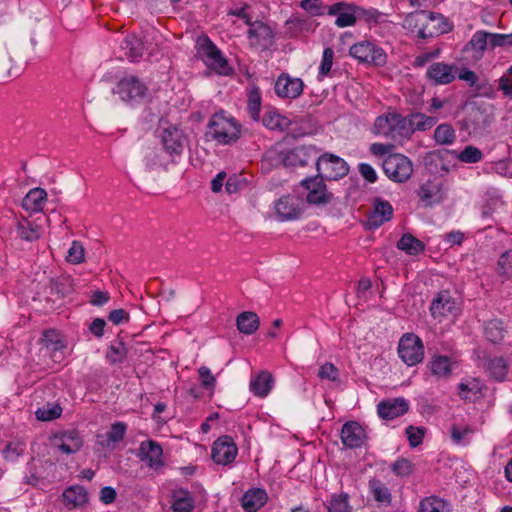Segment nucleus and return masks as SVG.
<instances>
[{
    "label": "nucleus",
    "mask_w": 512,
    "mask_h": 512,
    "mask_svg": "<svg viewBox=\"0 0 512 512\" xmlns=\"http://www.w3.org/2000/svg\"><path fill=\"white\" fill-rule=\"evenodd\" d=\"M127 356V349L122 341L113 342L107 352V358L111 363H121Z\"/></svg>",
    "instance_id": "nucleus-50"
},
{
    "label": "nucleus",
    "mask_w": 512,
    "mask_h": 512,
    "mask_svg": "<svg viewBox=\"0 0 512 512\" xmlns=\"http://www.w3.org/2000/svg\"><path fill=\"white\" fill-rule=\"evenodd\" d=\"M348 499L349 496L346 493L333 495L328 505V512H351Z\"/></svg>",
    "instance_id": "nucleus-49"
},
{
    "label": "nucleus",
    "mask_w": 512,
    "mask_h": 512,
    "mask_svg": "<svg viewBox=\"0 0 512 512\" xmlns=\"http://www.w3.org/2000/svg\"><path fill=\"white\" fill-rule=\"evenodd\" d=\"M369 489L377 502L390 504L391 493L383 482L378 479H371L369 481Z\"/></svg>",
    "instance_id": "nucleus-43"
},
{
    "label": "nucleus",
    "mask_w": 512,
    "mask_h": 512,
    "mask_svg": "<svg viewBox=\"0 0 512 512\" xmlns=\"http://www.w3.org/2000/svg\"><path fill=\"white\" fill-rule=\"evenodd\" d=\"M427 77L436 84L448 83V65L444 63L432 64L427 71Z\"/></svg>",
    "instance_id": "nucleus-45"
},
{
    "label": "nucleus",
    "mask_w": 512,
    "mask_h": 512,
    "mask_svg": "<svg viewBox=\"0 0 512 512\" xmlns=\"http://www.w3.org/2000/svg\"><path fill=\"white\" fill-rule=\"evenodd\" d=\"M482 367L495 381L502 382L508 374V363L503 357L487 358L483 361Z\"/></svg>",
    "instance_id": "nucleus-25"
},
{
    "label": "nucleus",
    "mask_w": 512,
    "mask_h": 512,
    "mask_svg": "<svg viewBox=\"0 0 512 512\" xmlns=\"http://www.w3.org/2000/svg\"><path fill=\"white\" fill-rule=\"evenodd\" d=\"M446 151L431 152L425 160V164L431 173L439 174L448 172V160H445Z\"/></svg>",
    "instance_id": "nucleus-38"
},
{
    "label": "nucleus",
    "mask_w": 512,
    "mask_h": 512,
    "mask_svg": "<svg viewBox=\"0 0 512 512\" xmlns=\"http://www.w3.org/2000/svg\"><path fill=\"white\" fill-rule=\"evenodd\" d=\"M248 39L251 46L268 49L274 43V33L267 24L256 21L248 30Z\"/></svg>",
    "instance_id": "nucleus-14"
},
{
    "label": "nucleus",
    "mask_w": 512,
    "mask_h": 512,
    "mask_svg": "<svg viewBox=\"0 0 512 512\" xmlns=\"http://www.w3.org/2000/svg\"><path fill=\"white\" fill-rule=\"evenodd\" d=\"M40 341L53 362L61 363L64 360L66 344L63 336L57 330H45L42 333Z\"/></svg>",
    "instance_id": "nucleus-12"
},
{
    "label": "nucleus",
    "mask_w": 512,
    "mask_h": 512,
    "mask_svg": "<svg viewBox=\"0 0 512 512\" xmlns=\"http://www.w3.org/2000/svg\"><path fill=\"white\" fill-rule=\"evenodd\" d=\"M301 184L308 191L306 195L308 203L321 205L328 204L332 201L333 194L327 191L324 179L319 175L306 178Z\"/></svg>",
    "instance_id": "nucleus-9"
},
{
    "label": "nucleus",
    "mask_w": 512,
    "mask_h": 512,
    "mask_svg": "<svg viewBox=\"0 0 512 512\" xmlns=\"http://www.w3.org/2000/svg\"><path fill=\"white\" fill-rule=\"evenodd\" d=\"M261 102L259 87H252L248 92L247 111L254 121L260 120Z\"/></svg>",
    "instance_id": "nucleus-41"
},
{
    "label": "nucleus",
    "mask_w": 512,
    "mask_h": 512,
    "mask_svg": "<svg viewBox=\"0 0 512 512\" xmlns=\"http://www.w3.org/2000/svg\"><path fill=\"white\" fill-rule=\"evenodd\" d=\"M489 45L492 49L512 46V32L510 34L491 33Z\"/></svg>",
    "instance_id": "nucleus-64"
},
{
    "label": "nucleus",
    "mask_w": 512,
    "mask_h": 512,
    "mask_svg": "<svg viewBox=\"0 0 512 512\" xmlns=\"http://www.w3.org/2000/svg\"><path fill=\"white\" fill-rule=\"evenodd\" d=\"M397 248L405 251L409 255L416 256L424 251V244L413 235L404 234L397 243Z\"/></svg>",
    "instance_id": "nucleus-39"
},
{
    "label": "nucleus",
    "mask_w": 512,
    "mask_h": 512,
    "mask_svg": "<svg viewBox=\"0 0 512 512\" xmlns=\"http://www.w3.org/2000/svg\"><path fill=\"white\" fill-rule=\"evenodd\" d=\"M263 125L270 130L284 131L290 125V120L277 111H266L262 118Z\"/></svg>",
    "instance_id": "nucleus-35"
},
{
    "label": "nucleus",
    "mask_w": 512,
    "mask_h": 512,
    "mask_svg": "<svg viewBox=\"0 0 512 512\" xmlns=\"http://www.w3.org/2000/svg\"><path fill=\"white\" fill-rule=\"evenodd\" d=\"M349 53L361 63L384 66L387 62L385 51L375 43L367 40L352 45L349 49Z\"/></svg>",
    "instance_id": "nucleus-5"
},
{
    "label": "nucleus",
    "mask_w": 512,
    "mask_h": 512,
    "mask_svg": "<svg viewBox=\"0 0 512 512\" xmlns=\"http://www.w3.org/2000/svg\"><path fill=\"white\" fill-rule=\"evenodd\" d=\"M162 142L171 163H175V157H179L186 147L187 140L183 132L177 127H168L163 131Z\"/></svg>",
    "instance_id": "nucleus-10"
},
{
    "label": "nucleus",
    "mask_w": 512,
    "mask_h": 512,
    "mask_svg": "<svg viewBox=\"0 0 512 512\" xmlns=\"http://www.w3.org/2000/svg\"><path fill=\"white\" fill-rule=\"evenodd\" d=\"M198 374L203 388L208 390H214L216 385V379L211 373V370L206 366H201L198 369Z\"/></svg>",
    "instance_id": "nucleus-63"
},
{
    "label": "nucleus",
    "mask_w": 512,
    "mask_h": 512,
    "mask_svg": "<svg viewBox=\"0 0 512 512\" xmlns=\"http://www.w3.org/2000/svg\"><path fill=\"white\" fill-rule=\"evenodd\" d=\"M450 155H453L458 160L464 163L474 164L482 160L483 154L480 149L474 146H466L462 151H450Z\"/></svg>",
    "instance_id": "nucleus-44"
},
{
    "label": "nucleus",
    "mask_w": 512,
    "mask_h": 512,
    "mask_svg": "<svg viewBox=\"0 0 512 512\" xmlns=\"http://www.w3.org/2000/svg\"><path fill=\"white\" fill-rule=\"evenodd\" d=\"M50 293L58 297H64L73 291V279L70 276H59L50 279Z\"/></svg>",
    "instance_id": "nucleus-36"
},
{
    "label": "nucleus",
    "mask_w": 512,
    "mask_h": 512,
    "mask_svg": "<svg viewBox=\"0 0 512 512\" xmlns=\"http://www.w3.org/2000/svg\"><path fill=\"white\" fill-rule=\"evenodd\" d=\"M475 428L470 424L457 425L451 427L450 437L454 444L458 446H466L470 443Z\"/></svg>",
    "instance_id": "nucleus-33"
},
{
    "label": "nucleus",
    "mask_w": 512,
    "mask_h": 512,
    "mask_svg": "<svg viewBox=\"0 0 512 512\" xmlns=\"http://www.w3.org/2000/svg\"><path fill=\"white\" fill-rule=\"evenodd\" d=\"M431 375L436 379H445L448 376V357L433 356L428 364Z\"/></svg>",
    "instance_id": "nucleus-42"
},
{
    "label": "nucleus",
    "mask_w": 512,
    "mask_h": 512,
    "mask_svg": "<svg viewBox=\"0 0 512 512\" xmlns=\"http://www.w3.org/2000/svg\"><path fill=\"white\" fill-rule=\"evenodd\" d=\"M436 15L432 12L426 11V21L423 22L419 28L417 36L422 39L433 37L438 34V30L434 27H430L431 22H436Z\"/></svg>",
    "instance_id": "nucleus-56"
},
{
    "label": "nucleus",
    "mask_w": 512,
    "mask_h": 512,
    "mask_svg": "<svg viewBox=\"0 0 512 512\" xmlns=\"http://www.w3.org/2000/svg\"><path fill=\"white\" fill-rule=\"evenodd\" d=\"M47 200V193L42 188L30 190L22 200V206L27 211L39 212Z\"/></svg>",
    "instance_id": "nucleus-30"
},
{
    "label": "nucleus",
    "mask_w": 512,
    "mask_h": 512,
    "mask_svg": "<svg viewBox=\"0 0 512 512\" xmlns=\"http://www.w3.org/2000/svg\"><path fill=\"white\" fill-rule=\"evenodd\" d=\"M426 21V11H416L413 13L408 14L403 22L404 28L410 30L412 33H415L416 35L419 32V28L423 24V22Z\"/></svg>",
    "instance_id": "nucleus-47"
},
{
    "label": "nucleus",
    "mask_w": 512,
    "mask_h": 512,
    "mask_svg": "<svg viewBox=\"0 0 512 512\" xmlns=\"http://www.w3.org/2000/svg\"><path fill=\"white\" fill-rule=\"evenodd\" d=\"M66 261L74 265L81 264L85 261V249L81 242L76 240L72 242L66 256Z\"/></svg>",
    "instance_id": "nucleus-53"
},
{
    "label": "nucleus",
    "mask_w": 512,
    "mask_h": 512,
    "mask_svg": "<svg viewBox=\"0 0 512 512\" xmlns=\"http://www.w3.org/2000/svg\"><path fill=\"white\" fill-rule=\"evenodd\" d=\"M127 430V425L123 422H115L111 425L110 430L105 435H98L99 444L103 447H111L112 444L123 440Z\"/></svg>",
    "instance_id": "nucleus-32"
},
{
    "label": "nucleus",
    "mask_w": 512,
    "mask_h": 512,
    "mask_svg": "<svg viewBox=\"0 0 512 512\" xmlns=\"http://www.w3.org/2000/svg\"><path fill=\"white\" fill-rule=\"evenodd\" d=\"M418 512H446V503L435 496L426 497L420 502Z\"/></svg>",
    "instance_id": "nucleus-48"
},
{
    "label": "nucleus",
    "mask_w": 512,
    "mask_h": 512,
    "mask_svg": "<svg viewBox=\"0 0 512 512\" xmlns=\"http://www.w3.org/2000/svg\"><path fill=\"white\" fill-rule=\"evenodd\" d=\"M398 355L408 366H415L424 358V345L414 333H405L399 340Z\"/></svg>",
    "instance_id": "nucleus-3"
},
{
    "label": "nucleus",
    "mask_w": 512,
    "mask_h": 512,
    "mask_svg": "<svg viewBox=\"0 0 512 512\" xmlns=\"http://www.w3.org/2000/svg\"><path fill=\"white\" fill-rule=\"evenodd\" d=\"M124 56L131 62L138 61L143 56V43L135 35H128L120 45Z\"/></svg>",
    "instance_id": "nucleus-27"
},
{
    "label": "nucleus",
    "mask_w": 512,
    "mask_h": 512,
    "mask_svg": "<svg viewBox=\"0 0 512 512\" xmlns=\"http://www.w3.org/2000/svg\"><path fill=\"white\" fill-rule=\"evenodd\" d=\"M206 65L211 67L219 74H227L228 70L230 69L226 58L223 56L220 50L218 51V56H213L206 62Z\"/></svg>",
    "instance_id": "nucleus-58"
},
{
    "label": "nucleus",
    "mask_w": 512,
    "mask_h": 512,
    "mask_svg": "<svg viewBox=\"0 0 512 512\" xmlns=\"http://www.w3.org/2000/svg\"><path fill=\"white\" fill-rule=\"evenodd\" d=\"M145 165L149 171L168 170L169 162L164 160L161 152L151 151L145 156Z\"/></svg>",
    "instance_id": "nucleus-46"
},
{
    "label": "nucleus",
    "mask_w": 512,
    "mask_h": 512,
    "mask_svg": "<svg viewBox=\"0 0 512 512\" xmlns=\"http://www.w3.org/2000/svg\"><path fill=\"white\" fill-rule=\"evenodd\" d=\"M403 117L398 113H387L376 118L374 123V133L392 140H402L411 136V129Z\"/></svg>",
    "instance_id": "nucleus-2"
},
{
    "label": "nucleus",
    "mask_w": 512,
    "mask_h": 512,
    "mask_svg": "<svg viewBox=\"0 0 512 512\" xmlns=\"http://www.w3.org/2000/svg\"><path fill=\"white\" fill-rule=\"evenodd\" d=\"M420 202L428 207L437 204L443 200L441 184L436 181H427L423 183L416 191Z\"/></svg>",
    "instance_id": "nucleus-22"
},
{
    "label": "nucleus",
    "mask_w": 512,
    "mask_h": 512,
    "mask_svg": "<svg viewBox=\"0 0 512 512\" xmlns=\"http://www.w3.org/2000/svg\"><path fill=\"white\" fill-rule=\"evenodd\" d=\"M273 376L268 371H261L256 376L251 378L250 391L257 397H266L273 386Z\"/></svg>",
    "instance_id": "nucleus-26"
},
{
    "label": "nucleus",
    "mask_w": 512,
    "mask_h": 512,
    "mask_svg": "<svg viewBox=\"0 0 512 512\" xmlns=\"http://www.w3.org/2000/svg\"><path fill=\"white\" fill-rule=\"evenodd\" d=\"M497 272L501 276H512V249L500 255L497 264Z\"/></svg>",
    "instance_id": "nucleus-54"
},
{
    "label": "nucleus",
    "mask_w": 512,
    "mask_h": 512,
    "mask_svg": "<svg viewBox=\"0 0 512 512\" xmlns=\"http://www.w3.org/2000/svg\"><path fill=\"white\" fill-rule=\"evenodd\" d=\"M406 121L409 124L408 127L411 129V135L416 130L424 131L432 128L436 124V119L434 117L427 116L423 113H413L406 117Z\"/></svg>",
    "instance_id": "nucleus-37"
},
{
    "label": "nucleus",
    "mask_w": 512,
    "mask_h": 512,
    "mask_svg": "<svg viewBox=\"0 0 512 512\" xmlns=\"http://www.w3.org/2000/svg\"><path fill=\"white\" fill-rule=\"evenodd\" d=\"M391 469L398 476H409L413 472V464L409 460L401 458L392 464Z\"/></svg>",
    "instance_id": "nucleus-61"
},
{
    "label": "nucleus",
    "mask_w": 512,
    "mask_h": 512,
    "mask_svg": "<svg viewBox=\"0 0 512 512\" xmlns=\"http://www.w3.org/2000/svg\"><path fill=\"white\" fill-rule=\"evenodd\" d=\"M506 333L507 328L501 319H491L484 325V336L489 342L493 344H500L503 341Z\"/></svg>",
    "instance_id": "nucleus-28"
},
{
    "label": "nucleus",
    "mask_w": 512,
    "mask_h": 512,
    "mask_svg": "<svg viewBox=\"0 0 512 512\" xmlns=\"http://www.w3.org/2000/svg\"><path fill=\"white\" fill-rule=\"evenodd\" d=\"M62 409L59 405H47V407L38 408L35 412L36 418L41 421H50L61 415Z\"/></svg>",
    "instance_id": "nucleus-55"
},
{
    "label": "nucleus",
    "mask_w": 512,
    "mask_h": 512,
    "mask_svg": "<svg viewBox=\"0 0 512 512\" xmlns=\"http://www.w3.org/2000/svg\"><path fill=\"white\" fill-rule=\"evenodd\" d=\"M316 168L318 175L328 181L343 178L349 172L346 161L331 153L321 155L316 162Z\"/></svg>",
    "instance_id": "nucleus-4"
},
{
    "label": "nucleus",
    "mask_w": 512,
    "mask_h": 512,
    "mask_svg": "<svg viewBox=\"0 0 512 512\" xmlns=\"http://www.w3.org/2000/svg\"><path fill=\"white\" fill-rule=\"evenodd\" d=\"M52 444L59 449L62 453L69 455L78 452L82 445L83 440L76 430H68L54 435Z\"/></svg>",
    "instance_id": "nucleus-15"
},
{
    "label": "nucleus",
    "mask_w": 512,
    "mask_h": 512,
    "mask_svg": "<svg viewBox=\"0 0 512 512\" xmlns=\"http://www.w3.org/2000/svg\"><path fill=\"white\" fill-rule=\"evenodd\" d=\"M408 410L409 404L403 398L383 400L377 405L378 415L384 420H393L404 415Z\"/></svg>",
    "instance_id": "nucleus-20"
},
{
    "label": "nucleus",
    "mask_w": 512,
    "mask_h": 512,
    "mask_svg": "<svg viewBox=\"0 0 512 512\" xmlns=\"http://www.w3.org/2000/svg\"><path fill=\"white\" fill-rule=\"evenodd\" d=\"M304 88V83L300 78H292L286 73H282L275 82V93L277 96L286 99L298 98Z\"/></svg>",
    "instance_id": "nucleus-13"
},
{
    "label": "nucleus",
    "mask_w": 512,
    "mask_h": 512,
    "mask_svg": "<svg viewBox=\"0 0 512 512\" xmlns=\"http://www.w3.org/2000/svg\"><path fill=\"white\" fill-rule=\"evenodd\" d=\"M268 496L265 490L254 488L248 490L241 499V504L246 512H257L267 502Z\"/></svg>",
    "instance_id": "nucleus-24"
},
{
    "label": "nucleus",
    "mask_w": 512,
    "mask_h": 512,
    "mask_svg": "<svg viewBox=\"0 0 512 512\" xmlns=\"http://www.w3.org/2000/svg\"><path fill=\"white\" fill-rule=\"evenodd\" d=\"M237 328L241 333L251 335L259 328V317L255 312L245 311L236 319Z\"/></svg>",
    "instance_id": "nucleus-31"
},
{
    "label": "nucleus",
    "mask_w": 512,
    "mask_h": 512,
    "mask_svg": "<svg viewBox=\"0 0 512 512\" xmlns=\"http://www.w3.org/2000/svg\"><path fill=\"white\" fill-rule=\"evenodd\" d=\"M194 508V500L189 491L179 489L172 494V509L174 512H190Z\"/></svg>",
    "instance_id": "nucleus-34"
},
{
    "label": "nucleus",
    "mask_w": 512,
    "mask_h": 512,
    "mask_svg": "<svg viewBox=\"0 0 512 512\" xmlns=\"http://www.w3.org/2000/svg\"><path fill=\"white\" fill-rule=\"evenodd\" d=\"M198 46V52L202 56L205 63L213 56H218L219 49L208 37L199 38Z\"/></svg>",
    "instance_id": "nucleus-51"
},
{
    "label": "nucleus",
    "mask_w": 512,
    "mask_h": 512,
    "mask_svg": "<svg viewBox=\"0 0 512 512\" xmlns=\"http://www.w3.org/2000/svg\"><path fill=\"white\" fill-rule=\"evenodd\" d=\"M493 117L488 107L472 103L468 107L465 123L471 134H482L492 123Z\"/></svg>",
    "instance_id": "nucleus-7"
},
{
    "label": "nucleus",
    "mask_w": 512,
    "mask_h": 512,
    "mask_svg": "<svg viewBox=\"0 0 512 512\" xmlns=\"http://www.w3.org/2000/svg\"><path fill=\"white\" fill-rule=\"evenodd\" d=\"M365 438V430L359 423L350 421L343 425L341 430V440L346 447H360L364 443Z\"/></svg>",
    "instance_id": "nucleus-21"
},
{
    "label": "nucleus",
    "mask_w": 512,
    "mask_h": 512,
    "mask_svg": "<svg viewBox=\"0 0 512 512\" xmlns=\"http://www.w3.org/2000/svg\"><path fill=\"white\" fill-rule=\"evenodd\" d=\"M329 15H338L335 24L340 28L352 26L357 20V6L346 2H337L328 7Z\"/></svg>",
    "instance_id": "nucleus-16"
},
{
    "label": "nucleus",
    "mask_w": 512,
    "mask_h": 512,
    "mask_svg": "<svg viewBox=\"0 0 512 512\" xmlns=\"http://www.w3.org/2000/svg\"><path fill=\"white\" fill-rule=\"evenodd\" d=\"M424 434H425L424 427H415V426L410 425L406 428V435H407L409 444L413 448L419 446L422 443Z\"/></svg>",
    "instance_id": "nucleus-57"
},
{
    "label": "nucleus",
    "mask_w": 512,
    "mask_h": 512,
    "mask_svg": "<svg viewBox=\"0 0 512 512\" xmlns=\"http://www.w3.org/2000/svg\"><path fill=\"white\" fill-rule=\"evenodd\" d=\"M486 388L484 383L473 377H468L462 380L458 385V394L461 399L469 402H475L483 396V389Z\"/></svg>",
    "instance_id": "nucleus-23"
},
{
    "label": "nucleus",
    "mask_w": 512,
    "mask_h": 512,
    "mask_svg": "<svg viewBox=\"0 0 512 512\" xmlns=\"http://www.w3.org/2000/svg\"><path fill=\"white\" fill-rule=\"evenodd\" d=\"M147 92L146 85L135 76L121 79L116 87V93L125 102L135 103L144 98Z\"/></svg>",
    "instance_id": "nucleus-8"
},
{
    "label": "nucleus",
    "mask_w": 512,
    "mask_h": 512,
    "mask_svg": "<svg viewBox=\"0 0 512 512\" xmlns=\"http://www.w3.org/2000/svg\"><path fill=\"white\" fill-rule=\"evenodd\" d=\"M17 233L23 240L34 241L40 237V227L27 219H22L18 222Z\"/></svg>",
    "instance_id": "nucleus-40"
},
{
    "label": "nucleus",
    "mask_w": 512,
    "mask_h": 512,
    "mask_svg": "<svg viewBox=\"0 0 512 512\" xmlns=\"http://www.w3.org/2000/svg\"><path fill=\"white\" fill-rule=\"evenodd\" d=\"M491 33L480 30L474 33L467 46H470L473 50L484 52L487 45L490 42Z\"/></svg>",
    "instance_id": "nucleus-52"
},
{
    "label": "nucleus",
    "mask_w": 512,
    "mask_h": 512,
    "mask_svg": "<svg viewBox=\"0 0 512 512\" xmlns=\"http://www.w3.org/2000/svg\"><path fill=\"white\" fill-rule=\"evenodd\" d=\"M238 453V448L230 436L218 438L212 446V459L216 464L227 465L232 463Z\"/></svg>",
    "instance_id": "nucleus-11"
},
{
    "label": "nucleus",
    "mask_w": 512,
    "mask_h": 512,
    "mask_svg": "<svg viewBox=\"0 0 512 512\" xmlns=\"http://www.w3.org/2000/svg\"><path fill=\"white\" fill-rule=\"evenodd\" d=\"M241 134L240 124L223 112L215 113L209 123L206 135L220 144L228 145L236 142Z\"/></svg>",
    "instance_id": "nucleus-1"
},
{
    "label": "nucleus",
    "mask_w": 512,
    "mask_h": 512,
    "mask_svg": "<svg viewBox=\"0 0 512 512\" xmlns=\"http://www.w3.org/2000/svg\"><path fill=\"white\" fill-rule=\"evenodd\" d=\"M393 216L392 205L383 199L375 198L373 200V209L368 214L367 225L369 229H376L383 223L389 221Z\"/></svg>",
    "instance_id": "nucleus-18"
},
{
    "label": "nucleus",
    "mask_w": 512,
    "mask_h": 512,
    "mask_svg": "<svg viewBox=\"0 0 512 512\" xmlns=\"http://www.w3.org/2000/svg\"><path fill=\"white\" fill-rule=\"evenodd\" d=\"M318 376L321 379L336 382L339 381V370L334 364L327 362L319 368Z\"/></svg>",
    "instance_id": "nucleus-60"
},
{
    "label": "nucleus",
    "mask_w": 512,
    "mask_h": 512,
    "mask_svg": "<svg viewBox=\"0 0 512 512\" xmlns=\"http://www.w3.org/2000/svg\"><path fill=\"white\" fill-rule=\"evenodd\" d=\"M386 176L394 182L402 183L407 181L412 173V162L401 154L388 155L382 164Z\"/></svg>",
    "instance_id": "nucleus-6"
},
{
    "label": "nucleus",
    "mask_w": 512,
    "mask_h": 512,
    "mask_svg": "<svg viewBox=\"0 0 512 512\" xmlns=\"http://www.w3.org/2000/svg\"><path fill=\"white\" fill-rule=\"evenodd\" d=\"M275 211L281 221L296 220L302 214L300 200L295 196H283L275 203Z\"/></svg>",
    "instance_id": "nucleus-17"
},
{
    "label": "nucleus",
    "mask_w": 512,
    "mask_h": 512,
    "mask_svg": "<svg viewBox=\"0 0 512 512\" xmlns=\"http://www.w3.org/2000/svg\"><path fill=\"white\" fill-rule=\"evenodd\" d=\"M65 505L72 509L84 505L88 501L86 489L80 485L68 487L63 493Z\"/></svg>",
    "instance_id": "nucleus-29"
},
{
    "label": "nucleus",
    "mask_w": 512,
    "mask_h": 512,
    "mask_svg": "<svg viewBox=\"0 0 512 512\" xmlns=\"http://www.w3.org/2000/svg\"><path fill=\"white\" fill-rule=\"evenodd\" d=\"M334 58V51L332 48L327 47L323 51L322 61L319 67V75L326 76L332 68Z\"/></svg>",
    "instance_id": "nucleus-62"
},
{
    "label": "nucleus",
    "mask_w": 512,
    "mask_h": 512,
    "mask_svg": "<svg viewBox=\"0 0 512 512\" xmlns=\"http://www.w3.org/2000/svg\"><path fill=\"white\" fill-rule=\"evenodd\" d=\"M448 301L444 299L443 292H440L430 306L431 315L439 320L445 317V305Z\"/></svg>",
    "instance_id": "nucleus-59"
},
{
    "label": "nucleus",
    "mask_w": 512,
    "mask_h": 512,
    "mask_svg": "<svg viewBox=\"0 0 512 512\" xmlns=\"http://www.w3.org/2000/svg\"><path fill=\"white\" fill-rule=\"evenodd\" d=\"M139 457L141 461L146 462L153 469H158L164 465L163 449L154 440L144 441L140 444Z\"/></svg>",
    "instance_id": "nucleus-19"
}]
</instances>
